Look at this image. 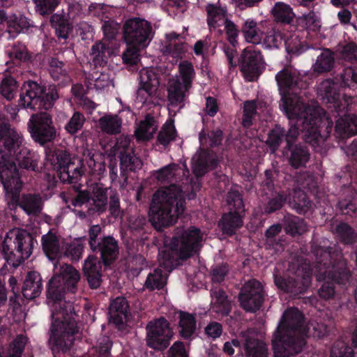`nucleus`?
I'll return each mask as SVG.
<instances>
[{
  "mask_svg": "<svg viewBox=\"0 0 357 357\" xmlns=\"http://www.w3.org/2000/svg\"><path fill=\"white\" fill-rule=\"evenodd\" d=\"M278 89L282 96L280 107L290 121V128L287 133L280 126H276L269 133L267 143L274 151L284 140L287 146L298 136L300 127L305 140L314 149L324 144L329 136L333 121L326 115L324 110L316 103L306 107L294 92L300 88V78L297 71L291 67H287L275 75Z\"/></svg>",
  "mask_w": 357,
  "mask_h": 357,
  "instance_id": "nucleus-1",
  "label": "nucleus"
},
{
  "mask_svg": "<svg viewBox=\"0 0 357 357\" xmlns=\"http://www.w3.org/2000/svg\"><path fill=\"white\" fill-rule=\"evenodd\" d=\"M221 130L211 132L206 137L204 133L199 135L200 145L202 147L192 158V170L197 178L191 181L190 185L180 187L175 184L164 187L157 190L152 199L149 209V219L153 225L160 229L168 227L175 222L177 218L185 211V194L191 188L188 199H192L194 192L201 187L198 177L203 176L209 169H213L217 163L214 155L204 149L209 145L213 146L222 141Z\"/></svg>",
  "mask_w": 357,
  "mask_h": 357,
  "instance_id": "nucleus-2",
  "label": "nucleus"
},
{
  "mask_svg": "<svg viewBox=\"0 0 357 357\" xmlns=\"http://www.w3.org/2000/svg\"><path fill=\"white\" fill-rule=\"evenodd\" d=\"M55 274L47 289V303L52 311V324L50 344L54 351L68 349L77 331L73 304L63 299L66 291L75 292L79 280V272L70 265L54 264Z\"/></svg>",
  "mask_w": 357,
  "mask_h": 357,
  "instance_id": "nucleus-3",
  "label": "nucleus"
},
{
  "mask_svg": "<svg viewBox=\"0 0 357 357\" xmlns=\"http://www.w3.org/2000/svg\"><path fill=\"white\" fill-rule=\"evenodd\" d=\"M22 137L10 124L0 121V179L6 196L15 202L18 198L22 182L16 168L18 165L34 171L38 156L22 144Z\"/></svg>",
  "mask_w": 357,
  "mask_h": 357,
  "instance_id": "nucleus-4",
  "label": "nucleus"
},
{
  "mask_svg": "<svg viewBox=\"0 0 357 357\" xmlns=\"http://www.w3.org/2000/svg\"><path fill=\"white\" fill-rule=\"evenodd\" d=\"M303 317L296 308H289L284 313L272 340L275 357H291L300 352L305 344L303 335L321 337L327 334L325 325L311 323L303 326Z\"/></svg>",
  "mask_w": 357,
  "mask_h": 357,
  "instance_id": "nucleus-5",
  "label": "nucleus"
},
{
  "mask_svg": "<svg viewBox=\"0 0 357 357\" xmlns=\"http://www.w3.org/2000/svg\"><path fill=\"white\" fill-rule=\"evenodd\" d=\"M177 236L159 252V264L167 272L177 265V259H186L197 253L202 245L204 234L199 228L190 227L179 230Z\"/></svg>",
  "mask_w": 357,
  "mask_h": 357,
  "instance_id": "nucleus-6",
  "label": "nucleus"
},
{
  "mask_svg": "<svg viewBox=\"0 0 357 357\" xmlns=\"http://www.w3.org/2000/svg\"><path fill=\"white\" fill-rule=\"evenodd\" d=\"M316 259L315 275L317 280L324 283L319 289V295L324 299H330L335 294L333 281L345 284L349 281V273L344 261L331 265V252L322 248H313Z\"/></svg>",
  "mask_w": 357,
  "mask_h": 357,
  "instance_id": "nucleus-7",
  "label": "nucleus"
},
{
  "mask_svg": "<svg viewBox=\"0 0 357 357\" xmlns=\"http://www.w3.org/2000/svg\"><path fill=\"white\" fill-rule=\"evenodd\" d=\"M33 245V238L29 232L13 228L6 233L2 241V255L9 264L18 266L31 256Z\"/></svg>",
  "mask_w": 357,
  "mask_h": 357,
  "instance_id": "nucleus-8",
  "label": "nucleus"
},
{
  "mask_svg": "<svg viewBox=\"0 0 357 357\" xmlns=\"http://www.w3.org/2000/svg\"><path fill=\"white\" fill-rule=\"evenodd\" d=\"M58 94L54 86L46 89L32 81L25 82L19 99V106L31 110L51 108Z\"/></svg>",
  "mask_w": 357,
  "mask_h": 357,
  "instance_id": "nucleus-9",
  "label": "nucleus"
},
{
  "mask_svg": "<svg viewBox=\"0 0 357 357\" xmlns=\"http://www.w3.org/2000/svg\"><path fill=\"white\" fill-rule=\"evenodd\" d=\"M195 77V70L193 65L188 61L180 62L178 75L168 83L167 98L169 110L174 111L176 107H178L179 109L183 107V102L192 86Z\"/></svg>",
  "mask_w": 357,
  "mask_h": 357,
  "instance_id": "nucleus-10",
  "label": "nucleus"
},
{
  "mask_svg": "<svg viewBox=\"0 0 357 357\" xmlns=\"http://www.w3.org/2000/svg\"><path fill=\"white\" fill-rule=\"evenodd\" d=\"M159 77L155 69L145 68L139 75V88L137 100L142 104L158 105L159 103Z\"/></svg>",
  "mask_w": 357,
  "mask_h": 357,
  "instance_id": "nucleus-11",
  "label": "nucleus"
},
{
  "mask_svg": "<svg viewBox=\"0 0 357 357\" xmlns=\"http://www.w3.org/2000/svg\"><path fill=\"white\" fill-rule=\"evenodd\" d=\"M207 22L211 30L218 33L225 31L229 42L234 46L238 36L235 24L228 19L225 7L219 4H208L206 6Z\"/></svg>",
  "mask_w": 357,
  "mask_h": 357,
  "instance_id": "nucleus-12",
  "label": "nucleus"
},
{
  "mask_svg": "<svg viewBox=\"0 0 357 357\" xmlns=\"http://www.w3.org/2000/svg\"><path fill=\"white\" fill-rule=\"evenodd\" d=\"M27 128L32 138L42 145L56 137V131L52 116L47 112L32 114Z\"/></svg>",
  "mask_w": 357,
  "mask_h": 357,
  "instance_id": "nucleus-13",
  "label": "nucleus"
},
{
  "mask_svg": "<svg viewBox=\"0 0 357 357\" xmlns=\"http://www.w3.org/2000/svg\"><path fill=\"white\" fill-rule=\"evenodd\" d=\"M124 38L128 45L146 48L151 41V26L146 20L135 17L126 21L123 26Z\"/></svg>",
  "mask_w": 357,
  "mask_h": 357,
  "instance_id": "nucleus-14",
  "label": "nucleus"
},
{
  "mask_svg": "<svg viewBox=\"0 0 357 357\" xmlns=\"http://www.w3.org/2000/svg\"><path fill=\"white\" fill-rule=\"evenodd\" d=\"M227 202L229 212L222 216L220 227L224 233L232 234L243 225L244 206L241 195L236 190L229 192Z\"/></svg>",
  "mask_w": 357,
  "mask_h": 357,
  "instance_id": "nucleus-15",
  "label": "nucleus"
},
{
  "mask_svg": "<svg viewBox=\"0 0 357 357\" xmlns=\"http://www.w3.org/2000/svg\"><path fill=\"white\" fill-rule=\"evenodd\" d=\"M146 343L154 349L162 350L169 345L172 332L164 318L150 321L146 326Z\"/></svg>",
  "mask_w": 357,
  "mask_h": 357,
  "instance_id": "nucleus-16",
  "label": "nucleus"
},
{
  "mask_svg": "<svg viewBox=\"0 0 357 357\" xmlns=\"http://www.w3.org/2000/svg\"><path fill=\"white\" fill-rule=\"evenodd\" d=\"M295 278L283 279L275 277V283L279 289L284 291L294 294L304 292L311 283V273L309 266L305 264L299 266L295 273Z\"/></svg>",
  "mask_w": 357,
  "mask_h": 357,
  "instance_id": "nucleus-17",
  "label": "nucleus"
},
{
  "mask_svg": "<svg viewBox=\"0 0 357 357\" xmlns=\"http://www.w3.org/2000/svg\"><path fill=\"white\" fill-rule=\"evenodd\" d=\"M241 306L249 312L257 310L263 301L262 287L257 280L246 282L239 296Z\"/></svg>",
  "mask_w": 357,
  "mask_h": 357,
  "instance_id": "nucleus-18",
  "label": "nucleus"
},
{
  "mask_svg": "<svg viewBox=\"0 0 357 357\" xmlns=\"http://www.w3.org/2000/svg\"><path fill=\"white\" fill-rule=\"evenodd\" d=\"M241 71L248 81H254L263 68L261 53L252 47H247L242 54Z\"/></svg>",
  "mask_w": 357,
  "mask_h": 357,
  "instance_id": "nucleus-19",
  "label": "nucleus"
},
{
  "mask_svg": "<svg viewBox=\"0 0 357 357\" xmlns=\"http://www.w3.org/2000/svg\"><path fill=\"white\" fill-rule=\"evenodd\" d=\"M188 50V46L185 43L183 37L171 32L166 34L165 41L162 45V51L164 54L177 62L181 59Z\"/></svg>",
  "mask_w": 357,
  "mask_h": 357,
  "instance_id": "nucleus-20",
  "label": "nucleus"
},
{
  "mask_svg": "<svg viewBox=\"0 0 357 357\" xmlns=\"http://www.w3.org/2000/svg\"><path fill=\"white\" fill-rule=\"evenodd\" d=\"M317 95L326 104H337L340 97V86L338 79H327L321 82L317 88ZM335 107L340 109L339 105H336Z\"/></svg>",
  "mask_w": 357,
  "mask_h": 357,
  "instance_id": "nucleus-21",
  "label": "nucleus"
},
{
  "mask_svg": "<svg viewBox=\"0 0 357 357\" xmlns=\"http://www.w3.org/2000/svg\"><path fill=\"white\" fill-rule=\"evenodd\" d=\"M83 271L92 288H98L101 282V263L98 257L89 256L84 263Z\"/></svg>",
  "mask_w": 357,
  "mask_h": 357,
  "instance_id": "nucleus-22",
  "label": "nucleus"
},
{
  "mask_svg": "<svg viewBox=\"0 0 357 357\" xmlns=\"http://www.w3.org/2000/svg\"><path fill=\"white\" fill-rule=\"evenodd\" d=\"M158 128V123L156 120L148 115L136 127L135 135L139 141H148L153 137Z\"/></svg>",
  "mask_w": 357,
  "mask_h": 357,
  "instance_id": "nucleus-23",
  "label": "nucleus"
},
{
  "mask_svg": "<svg viewBox=\"0 0 357 357\" xmlns=\"http://www.w3.org/2000/svg\"><path fill=\"white\" fill-rule=\"evenodd\" d=\"M128 304L122 297H118L112 301L109 307V319L115 325L122 324L127 319Z\"/></svg>",
  "mask_w": 357,
  "mask_h": 357,
  "instance_id": "nucleus-24",
  "label": "nucleus"
},
{
  "mask_svg": "<svg viewBox=\"0 0 357 357\" xmlns=\"http://www.w3.org/2000/svg\"><path fill=\"white\" fill-rule=\"evenodd\" d=\"M43 250L50 260H54L63 255V248L61 247L59 238L52 233H48L42 238Z\"/></svg>",
  "mask_w": 357,
  "mask_h": 357,
  "instance_id": "nucleus-25",
  "label": "nucleus"
},
{
  "mask_svg": "<svg viewBox=\"0 0 357 357\" xmlns=\"http://www.w3.org/2000/svg\"><path fill=\"white\" fill-rule=\"evenodd\" d=\"M335 133L340 137L351 136L357 133V116L344 115L337 120Z\"/></svg>",
  "mask_w": 357,
  "mask_h": 357,
  "instance_id": "nucleus-26",
  "label": "nucleus"
},
{
  "mask_svg": "<svg viewBox=\"0 0 357 357\" xmlns=\"http://www.w3.org/2000/svg\"><path fill=\"white\" fill-rule=\"evenodd\" d=\"M189 174L185 165L182 167H178L176 165H167L155 173V177L161 183L170 182L177 177L182 176L187 177Z\"/></svg>",
  "mask_w": 357,
  "mask_h": 357,
  "instance_id": "nucleus-27",
  "label": "nucleus"
},
{
  "mask_svg": "<svg viewBox=\"0 0 357 357\" xmlns=\"http://www.w3.org/2000/svg\"><path fill=\"white\" fill-rule=\"evenodd\" d=\"M41 290L40 275L37 272H30L24 281L22 289L24 296L27 299H33L40 295Z\"/></svg>",
  "mask_w": 357,
  "mask_h": 357,
  "instance_id": "nucleus-28",
  "label": "nucleus"
},
{
  "mask_svg": "<svg viewBox=\"0 0 357 357\" xmlns=\"http://www.w3.org/2000/svg\"><path fill=\"white\" fill-rule=\"evenodd\" d=\"M98 248H99L102 260L106 265L109 264L112 260L115 259L119 253L117 243L110 236L103 238L101 243L98 244Z\"/></svg>",
  "mask_w": 357,
  "mask_h": 357,
  "instance_id": "nucleus-29",
  "label": "nucleus"
},
{
  "mask_svg": "<svg viewBox=\"0 0 357 357\" xmlns=\"http://www.w3.org/2000/svg\"><path fill=\"white\" fill-rule=\"evenodd\" d=\"M211 309L213 311L222 314H227L229 312V303L225 292L218 288L211 290Z\"/></svg>",
  "mask_w": 357,
  "mask_h": 357,
  "instance_id": "nucleus-30",
  "label": "nucleus"
},
{
  "mask_svg": "<svg viewBox=\"0 0 357 357\" xmlns=\"http://www.w3.org/2000/svg\"><path fill=\"white\" fill-rule=\"evenodd\" d=\"M245 347L247 357H267L268 349L261 341H258L252 335L245 339Z\"/></svg>",
  "mask_w": 357,
  "mask_h": 357,
  "instance_id": "nucleus-31",
  "label": "nucleus"
},
{
  "mask_svg": "<svg viewBox=\"0 0 357 357\" xmlns=\"http://www.w3.org/2000/svg\"><path fill=\"white\" fill-rule=\"evenodd\" d=\"M284 41L288 54L298 55L304 51L300 32H283Z\"/></svg>",
  "mask_w": 357,
  "mask_h": 357,
  "instance_id": "nucleus-32",
  "label": "nucleus"
},
{
  "mask_svg": "<svg viewBox=\"0 0 357 357\" xmlns=\"http://www.w3.org/2000/svg\"><path fill=\"white\" fill-rule=\"evenodd\" d=\"M100 130L108 134H116L121 131V120L116 115H105L98 121Z\"/></svg>",
  "mask_w": 357,
  "mask_h": 357,
  "instance_id": "nucleus-33",
  "label": "nucleus"
},
{
  "mask_svg": "<svg viewBox=\"0 0 357 357\" xmlns=\"http://www.w3.org/2000/svg\"><path fill=\"white\" fill-rule=\"evenodd\" d=\"M112 54V50L109 44L98 42L93 45L91 57L95 66H101L106 63L107 59Z\"/></svg>",
  "mask_w": 357,
  "mask_h": 357,
  "instance_id": "nucleus-34",
  "label": "nucleus"
},
{
  "mask_svg": "<svg viewBox=\"0 0 357 357\" xmlns=\"http://www.w3.org/2000/svg\"><path fill=\"white\" fill-rule=\"evenodd\" d=\"M89 84L97 91H107L114 87L113 77L109 73H96L89 78Z\"/></svg>",
  "mask_w": 357,
  "mask_h": 357,
  "instance_id": "nucleus-35",
  "label": "nucleus"
},
{
  "mask_svg": "<svg viewBox=\"0 0 357 357\" xmlns=\"http://www.w3.org/2000/svg\"><path fill=\"white\" fill-rule=\"evenodd\" d=\"M272 13L276 21L285 24H289L295 17L290 6L282 2L275 3Z\"/></svg>",
  "mask_w": 357,
  "mask_h": 357,
  "instance_id": "nucleus-36",
  "label": "nucleus"
},
{
  "mask_svg": "<svg viewBox=\"0 0 357 357\" xmlns=\"http://www.w3.org/2000/svg\"><path fill=\"white\" fill-rule=\"evenodd\" d=\"M20 206L26 214L35 215L42 210V200L37 195H24L20 202Z\"/></svg>",
  "mask_w": 357,
  "mask_h": 357,
  "instance_id": "nucleus-37",
  "label": "nucleus"
},
{
  "mask_svg": "<svg viewBox=\"0 0 357 357\" xmlns=\"http://www.w3.org/2000/svg\"><path fill=\"white\" fill-rule=\"evenodd\" d=\"M243 33L247 42L253 44H259L262 40V32L253 20L245 21L243 28Z\"/></svg>",
  "mask_w": 357,
  "mask_h": 357,
  "instance_id": "nucleus-38",
  "label": "nucleus"
},
{
  "mask_svg": "<svg viewBox=\"0 0 357 357\" xmlns=\"http://www.w3.org/2000/svg\"><path fill=\"white\" fill-rule=\"evenodd\" d=\"M334 58L333 54L328 50H325L317 57L313 69L315 72L321 73L331 70L333 66Z\"/></svg>",
  "mask_w": 357,
  "mask_h": 357,
  "instance_id": "nucleus-39",
  "label": "nucleus"
},
{
  "mask_svg": "<svg viewBox=\"0 0 357 357\" xmlns=\"http://www.w3.org/2000/svg\"><path fill=\"white\" fill-rule=\"evenodd\" d=\"M179 326L181 328L180 333L183 337H190L195 330V320L192 314L187 312L180 313Z\"/></svg>",
  "mask_w": 357,
  "mask_h": 357,
  "instance_id": "nucleus-40",
  "label": "nucleus"
},
{
  "mask_svg": "<svg viewBox=\"0 0 357 357\" xmlns=\"http://www.w3.org/2000/svg\"><path fill=\"white\" fill-rule=\"evenodd\" d=\"M165 282L166 274H163L160 268H157L149 274L145 282V287L149 290L159 289L164 287Z\"/></svg>",
  "mask_w": 357,
  "mask_h": 357,
  "instance_id": "nucleus-41",
  "label": "nucleus"
},
{
  "mask_svg": "<svg viewBox=\"0 0 357 357\" xmlns=\"http://www.w3.org/2000/svg\"><path fill=\"white\" fill-rule=\"evenodd\" d=\"M6 22L9 33H20L26 30L30 26L28 19L22 15H11L7 19Z\"/></svg>",
  "mask_w": 357,
  "mask_h": 357,
  "instance_id": "nucleus-42",
  "label": "nucleus"
},
{
  "mask_svg": "<svg viewBox=\"0 0 357 357\" xmlns=\"http://www.w3.org/2000/svg\"><path fill=\"white\" fill-rule=\"evenodd\" d=\"M18 89L17 82L11 77H4L0 85V93L8 100L14 98Z\"/></svg>",
  "mask_w": 357,
  "mask_h": 357,
  "instance_id": "nucleus-43",
  "label": "nucleus"
},
{
  "mask_svg": "<svg viewBox=\"0 0 357 357\" xmlns=\"http://www.w3.org/2000/svg\"><path fill=\"white\" fill-rule=\"evenodd\" d=\"M297 20L299 24L310 31H316L321 27L319 17L314 12L304 14L299 17Z\"/></svg>",
  "mask_w": 357,
  "mask_h": 357,
  "instance_id": "nucleus-44",
  "label": "nucleus"
},
{
  "mask_svg": "<svg viewBox=\"0 0 357 357\" xmlns=\"http://www.w3.org/2000/svg\"><path fill=\"white\" fill-rule=\"evenodd\" d=\"M309 160V153L307 150L301 146H296L291 151L290 156L291 165L298 168L303 166Z\"/></svg>",
  "mask_w": 357,
  "mask_h": 357,
  "instance_id": "nucleus-45",
  "label": "nucleus"
},
{
  "mask_svg": "<svg viewBox=\"0 0 357 357\" xmlns=\"http://www.w3.org/2000/svg\"><path fill=\"white\" fill-rule=\"evenodd\" d=\"M91 200L97 211L100 212L105 211L107 204L106 190L99 186L94 187Z\"/></svg>",
  "mask_w": 357,
  "mask_h": 357,
  "instance_id": "nucleus-46",
  "label": "nucleus"
},
{
  "mask_svg": "<svg viewBox=\"0 0 357 357\" xmlns=\"http://www.w3.org/2000/svg\"><path fill=\"white\" fill-rule=\"evenodd\" d=\"M63 171L64 172H61L60 178L63 181L70 183L79 178L83 172L81 166L79 164L75 165L74 162L69 165L67 169H65Z\"/></svg>",
  "mask_w": 357,
  "mask_h": 357,
  "instance_id": "nucleus-47",
  "label": "nucleus"
},
{
  "mask_svg": "<svg viewBox=\"0 0 357 357\" xmlns=\"http://www.w3.org/2000/svg\"><path fill=\"white\" fill-rule=\"evenodd\" d=\"M282 39H284L283 33L272 31L266 35L261 43L265 48L274 49L279 47L282 44Z\"/></svg>",
  "mask_w": 357,
  "mask_h": 357,
  "instance_id": "nucleus-48",
  "label": "nucleus"
},
{
  "mask_svg": "<svg viewBox=\"0 0 357 357\" xmlns=\"http://www.w3.org/2000/svg\"><path fill=\"white\" fill-rule=\"evenodd\" d=\"M287 221L288 222V225L286 227V230L291 235L303 234L307 229L306 223L297 217H289L287 218Z\"/></svg>",
  "mask_w": 357,
  "mask_h": 357,
  "instance_id": "nucleus-49",
  "label": "nucleus"
},
{
  "mask_svg": "<svg viewBox=\"0 0 357 357\" xmlns=\"http://www.w3.org/2000/svg\"><path fill=\"white\" fill-rule=\"evenodd\" d=\"M175 128L172 121H167L158 135V141L165 145L175 138Z\"/></svg>",
  "mask_w": 357,
  "mask_h": 357,
  "instance_id": "nucleus-50",
  "label": "nucleus"
},
{
  "mask_svg": "<svg viewBox=\"0 0 357 357\" xmlns=\"http://www.w3.org/2000/svg\"><path fill=\"white\" fill-rule=\"evenodd\" d=\"M86 161L92 172L100 174L105 171V164L100 154L89 153Z\"/></svg>",
  "mask_w": 357,
  "mask_h": 357,
  "instance_id": "nucleus-51",
  "label": "nucleus"
},
{
  "mask_svg": "<svg viewBox=\"0 0 357 357\" xmlns=\"http://www.w3.org/2000/svg\"><path fill=\"white\" fill-rule=\"evenodd\" d=\"M128 48L123 54L122 59L125 63L129 66L137 64L139 61V52L144 48L138 46L128 45Z\"/></svg>",
  "mask_w": 357,
  "mask_h": 357,
  "instance_id": "nucleus-52",
  "label": "nucleus"
},
{
  "mask_svg": "<svg viewBox=\"0 0 357 357\" xmlns=\"http://www.w3.org/2000/svg\"><path fill=\"white\" fill-rule=\"evenodd\" d=\"M26 342L27 338L25 336H17L10 346L8 357H20Z\"/></svg>",
  "mask_w": 357,
  "mask_h": 357,
  "instance_id": "nucleus-53",
  "label": "nucleus"
},
{
  "mask_svg": "<svg viewBox=\"0 0 357 357\" xmlns=\"http://www.w3.org/2000/svg\"><path fill=\"white\" fill-rule=\"evenodd\" d=\"M26 342L27 338L25 336H17L10 346L8 357H20Z\"/></svg>",
  "mask_w": 357,
  "mask_h": 357,
  "instance_id": "nucleus-54",
  "label": "nucleus"
},
{
  "mask_svg": "<svg viewBox=\"0 0 357 357\" xmlns=\"http://www.w3.org/2000/svg\"><path fill=\"white\" fill-rule=\"evenodd\" d=\"M83 251V243L80 239L72 242L63 252V255L69 257L72 260H79Z\"/></svg>",
  "mask_w": 357,
  "mask_h": 357,
  "instance_id": "nucleus-55",
  "label": "nucleus"
},
{
  "mask_svg": "<svg viewBox=\"0 0 357 357\" xmlns=\"http://www.w3.org/2000/svg\"><path fill=\"white\" fill-rule=\"evenodd\" d=\"M341 79L344 86L349 88H356L357 86V68H346L341 75Z\"/></svg>",
  "mask_w": 357,
  "mask_h": 357,
  "instance_id": "nucleus-56",
  "label": "nucleus"
},
{
  "mask_svg": "<svg viewBox=\"0 0 357 357\" xmlns=\"http://www.w3.org/2000/svg\"><path fill=\"white\" fill-rule=\"evenodd\" d=\"M8 52L10 58L14 61L15 63L24 61L28 59L27 50L23 44L15 45Z\"/></svg>",
  "mask_w": 357,
  "mask_h": 357,
  "instance_id": "nucleus-57",
  "label": "nucleus"
},
{
  "mask_svg": "<svg viewBox=\"0 0 357 357\" xmlns=\"http://www.w3.org/2000/svg\"><path fill=\"white\" fill-rule=\"evenodd\" d=\"M36 11L40 15H45L53 11L58 6L59 0H33Z\"/></svg>",
  "mask_w": 357,
  "mask_h": 357,
  "instance_id": "nucleus-58",
  "label": "nucleus"
},
{
  "mask_svg": "<svg viewBox=\"0 0 357 357\" xmlns=\"http://www.w3.org/2000/svg\"><path fill=\"white\" fill-rule=\"evenodd\" d=\"M336 234L345 243H350L356 238L353 229L345 223H340L337 226Z\"/></svg>",
  "mask_w": 357,
  "mask_h": 357,
  "instance_id": "nucleus-59",
  "label": "nucleus"
},
{
  "mask_svg": "<svg viewBox=\"0 0 357 357\" xmlns=\"http://www.w3.org/2000/svg\"><path fill=\"white\" fill-rule=\"evenodd\" d=\"M336 234L345 243H350L356 238L353 229L345 223H340L337 226Z\"/></svg>",
  "mask_w": 357,
  "mask_h": 357,
  "instance_id": "nucleus-60",
  "label": "nucleus"
},
{
  "mask_svg": "<svg viewBox=\"0 0 357 357\" xmlns=\"http://www.w3.org/2000/svg\"><path fill=\"white\" fill-rule=\"evenodd\" d=\"M291 204L292 207L299 212H304L305 209L310 206V202L307 200L305 194L302 191H297L294 192L293 202Z\"/></svg>",
  "mask_w": 357,
  "mask_h": 357,
  "instance_id": "nucleus-61",
  "label": "nucleus"
},
{
  "mask_svg": "<svg viewBox=\"0 0 357 357\" xmlns=\"http://www.w3.org/2000/svg\"><path fill=\"white\" fill-rule=\"evenodd\" d=\"M84 122V116L75 112L66 126V130L70 134H75L81 129Z\"/></svg>",
  "mask_w": 357,
  "mask_h": 357,
  "instance_id": "nucleus-62",
  "label": "nucleus"
},
{
  "mask_svg": "<svg viewBox=\"0 0 357 357\" xmlns=\"http://www.w3.org/2000/svg\"><path fill=\"white\" fill-rule=\"evenodd\" d=\"M50 73L53 79L59 80L66 76V70L63 68V63L56 59H52L50 61Z\"/></svg>",
  "mask_w": 357,
  "mask_h": 357,
  "instance_id": "nucleus-63",
  "label": "nucleus"
},
{
  "mask_svg": "<svg viewBox=\"0 0 357 357\" xmlns=\"http://www.w3.org/2000/svg\"><path fill=\"white\" fill-rule=\"evenodd\" d=\"M354 351L344 342L340 341L333 346L331 357H353Z\"/></svg>",
  "mask_w": 357,
  "mask_h": 357,
  "instance_id": "nucleus-64",
  "label": "nucleus"
}]
</instances>
